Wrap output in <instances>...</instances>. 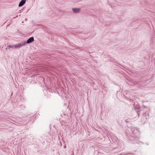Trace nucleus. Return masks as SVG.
Here are the masks:
<instances>
[{
  "label": "nucleus",
  "mask_w": 155,
  "mask_h": 155,
  "mask_svg": "<svg viewBox=\"0 0 155 155\" xmlns=\"http://www.w3.org/2000/svg\"><path fill=\"white\" fill-rule=\"evenodd\" d=\"M132 134L128 136L130 140L133 142V143H138L137 141L139 139V136L135 135L139 134L138 131L137 129L135 128H132L131 129Z\"/></svg>",
  "instance_id": "f257e3e1"
},
{
  "label": "nucleus",
  "mask_w": 155,
  "mask_h": 155,
  "mask_svg": "<svg viewBox=\"0 0 155 155\" xmlns=\"http://www.w3.org/2000/svg\"><path fill=\"white\" fill-rule=\"evenodd\" d=\"M26 44L25 41H24L21 42L19 44H15V48H19L21 47L22 46L25 45Z\"/></svg>",
  "instance_id": "f03ea898"
},
{
  "label": "nucleus",
  "mask_w": 155,
  "mask_h": 155,
  "mask_svg": "<svg viewBox=\"0 0 155 155\" xmlns=\"http://www.w3.org/2000/svg\"><path fill=\"white\" fill-rule=\"evenodd\" d=\"M34 41V38L33 37H31L27 40L26 42V43L30 44L33 42Z\"/></svg>",
  "instance_id": "7ed1b4c3"
},
{
  "label": "nucleus",
  "mask_w": 155,
  "mask_h": 155,
  "mask_svg": "<svg viewBox=\"0 0 155 155\" xmlns=\"http://www.w3.org/2000/svg\"><path fill=\"white\" fill-rule=\"evenodd\" d=\"M26 0H22L19 3L18 6L19 7L22 6L25 3Z\"/></svg>",
  "instance_id": "20e7f679"
},
{
  "label": "nucleus",
  "mask_w": 155,
  "mask_h": 155,
  "mask_svg": "<svg viewBox=\"0 0 155 155\" xmlns=\"http://www.w3.org/2000/svg\"><path fill=\"white\" fill-rule=\"evenodd\" d=\"M81 9L80 8H72V10L74 13H78L80 11Z\"/></svg>",
  "instance_id": "39448f33"
},
{
  "label": "nucleus",
  "mask_w": 155,
  "mask_h": 155,
  "mask_svg": "<svg viewBox=\"0 0 155 155\" xmlns=\"http://www.w3.org/2000/svg\"><path fill=\"white\" fill-rule=\"evenodd\" d=\"M15 48V45H9L7 46V48H6V49H9V50L10 51L12 50V48Z\"/></svg>",
  "instance_id": "423d86ee"
},
{
  "label": "nucleus",
  "mask_w": 155,
  "mask_h": 155,
  "mask_svg": "<svg viewBox=\"0 0 155 155\" xmlns=\"http://www.w3.org/2000/svg\"><path fill=\"white\" fill-rule=\"evenodd\" d=\"M138 115L139 116V114H138Z\"/></svg>",
  "instance_id": "0eeeda50"
},
{
  "label": "nucleus",
  "mask_w": 155,
  "mask_h": 155,
  "mask_svg": "<svg viewBox=\"0 0 155 155\" xmlns=\"http://www.w3.org/2000/svg\"><path fill=\"white\" fill-rule=\"evenodd\" d=\"M31 117L34 118V117Z\"/></svg>",
  "instance_id": "6e6552de"
},
{
  "label": "nucleus",
  "mask_w": 155,
  "mask_h": 155,
  "mask_svg": "<svg viewBox=\"0 0 155 155\" xmlns=\"http://www.w3.org/2000/svg\"><path fill=\"white\" fill-rule=\"evenodd\" d=\"M66 147V146L64 147V148H65Z\"/></svg>",
  "instance_id": "1a4fd4ad"
}]
</instances>
